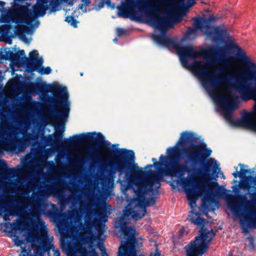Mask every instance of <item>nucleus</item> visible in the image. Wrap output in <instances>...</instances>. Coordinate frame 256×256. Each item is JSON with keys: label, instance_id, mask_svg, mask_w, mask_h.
Listing matches in <instances>:
<instances>
[{"label": "nucleus", "instance_id": "nucleus-1", "mask_svg": "<svg viewBox=\"0 0 256 256\" xmlns=\"http://www.w3.org/2000/svg\"><path fill=\"white\" fill-rule=\"evenodd\" d=\"M196 140L192 132H182L176 145L167 149L168 156L162 154L160 157L161 162H156V158H152L154 164H148L146 167L164 166L163 173L165 176L178 178L192 208L196 205L198 194L206 190V198L208 201H212L215 191L218 193L222 188L217 182L205 180L196 185L198 190L194 188L195 176H200L204 180L209 178L211 170L216 172L219 166L214 158L206 160L212 151L204 142L194 144Z\"/></svg>", "mask_w": 256, "mask_h": 256}, {"label": "nucleus", "instance_id": "nucleus-2", "mask_svg": "<svg viewBox=\"0 0 256 256\" xmlns=\"http://www.w3.org/2000/svg\"><path fill=\"white\" fill-rule=\"evenodd\" d=\"M182 66L192 69L198 77L206 79L204 84L209 86L212 90L218 88L222 81L230 82L234 78L233 74H226L222 78L218 76V74L209 69V68L224 62L228 64L230 60H224V50L222 48L209 46L200 52L195 50L191 46H182L176 43L175 46Z\"/></svg>", "mask_w": 256, "mask_h": 256}, {"label": "nucleus", "instance_id": "nucleus-3", "mask_svg": "<svg viewBox=\"0 0 256 256\" xmlns=\"http://www.w3.org/2000/svg\"><path fill=\"white\" fill-rule=\"evenodd\" d=\"M32 90L44 96L46 92H50L52 96H48L42 98L44 105L47 109L44 111L40 109V102L32 100L30 96L20 97V108L18 110H5L0 112H70V102L67 88L57 84L47 85L45 82L36 83L32 87Z\"/></svg>", "mask_w": 256, "mask_h": 256}, {"label": "nucleus", "instance_id": "nucleus-4", "mask_svg": "<svg viewBox=\"0 0 256 256\" xmlns=\"http://www.w3.org/2000/svg\"><path fill=\"white\" fill-rule=\"evenodd\" d=\"M5 225L13 234L14 244L22 248L20 256H44V253L50 256L52 244H50L47 228L43 220L38 219L37 222V225L42 232L40 234L32 230L24 232L18 222H6Z\"/></svg>", "mask_w": 256, "mask_h": 256}, {"label": "nucleus", "instance_id": "nucleus-5", "mask_svg": "<svg viewBox=\"0 0 256 256\" xmlns=\"http://www.w3.org/2000/svg\"><path fill=\"white\" fill-rule=\"evenodd\" d=\"M230 47L237 50L236 60L240 62L244 68V70L240 73L242 80H236V88L240 94V98L243 100H254L253 110L250 112H256V63L252 62L238 45L231 42L230 44ZM240 112H249L242 110Z\"/></svg>", "mask_w": 256, "mask_h": 256}, {"label": "nucleus", "instance_id": "nucleus-6", "mask_svg": "<svg viewBox=\"0 0 256 256\" xmlns=\"http://www.w3.org/2000/svg\"><path fill=\"white\" fill-rule=\"evenodd\" d=\"M196 206V204L193 208L190 206L192 210L188 214L190 220L195 225L201 226L202 228L200 231V235L196 236L194 240L190 242L185 247L186 256H200L204 254L208 248L209 243L215 236L212 230H208L204 228L205 219L200 218V214L195 211L194 208Z\"/></svg>", "mask_w": 256, "mask_h": 256}, {"label": "nucleus", "instance_id": "nucleus-7", "mask_svg": "<svg viewBox=\"0 0 256 256\" xmlns=\"http://www.w3.org/2000/svg\"><path fill=\"white\" fill-rule=\"evenodd\" d=\"M48 196V194L46 190H39L36 192H33L31 198H22L20 204H29L31 207L32 212L37 218L44 212L48 217L58 222L60 225H62L63 222L60 220V214L55 204H52L50 209L44 212L43 208L44 200Z\"/></svg>", "mask_w": 256, "mask_h": 256}, {"label": "nucleus", "instance_id": "nucleus-8", "mask_svg": "<svg viewBox=\"0 0 256 256\" xmlns=\"http://www.w3.org/2000/svg\"><path fill=\"white\" fill-rule=\"evenodd\" d=\"M30 4L26 2L25 4H21L16 2H14L12 6V14L14 19V23L18 27L16 28L17 34L18 36H24L23 34L24 32H28V28L26 26H31L33 22L32 12H30Z\"/></svg>", "mask_w": 256, "mask_h": 256}, {"label": "nucleus", "instance_id": "nucleus-9", "mask_svg": "<svg viewBox=\"0 0 256 256\" xmlns=\"http://www.w3.org/2000/svg\"><path fill=\"white\" fill-rule=\"evenodd\" d=\"M234 113H220L226 122L232 128H241L256 132V113H242L240 118L234 116Z\"/></svg>", "mask_w": 256, "mask_h": 256}, {"label": "nucleus", "instance_id": "nucleus-10", "mask_svg": "<svg viewBox=\"0 0 256 256\" xmlns=\"http://www.w3.org/2000/svg\"><path fill=\"white\" fill-rule=\"evenodd\" d=\"M151 21L154 27L160 30L161 32L160 34H154L152 38L154 42L164 46H172L174 48L175 46L176 45V42L166 34L168 20L164 17L158 18L154 16L152 18Z\"/></svg>", "mask_w": 256, "mask_h": 256}, {"label": "nucleus", "instance_id": "nucleus-11", "mask_svg": "<svg viewBox=\"0 0 256 256\" xmlns=\"http://www.w3.org/2000/svg\"><path fill=\"white\" fill-rule=\"evenodd\" d=\"M14 202L15 199L12 200L6 198L0 192V216H2L4 220L6 221L4 226L8 230V232L13 237V234L10 232V229L8 228L5 224L10 222L8 221L10 220V216H17L20 212V206L18 204V202L16 201V204H14Z\"/></svg>", "mask_w": 256, "mask_h": 256}, {"label": "nucleus", "instance_id": "nucleus-12", "mask_svg": "<svg viewBox=\"0 0 256 256\" xmlns=\"http://www.w3.org/2000/svg\"><path fill=\"white\" fill-rule=\"evenodd\" d=\"M0 23L6 24L0 26V42H4L12 44V36L10 35L12 28L10 24L14 23V19L12 14V8L8 10H1Z\"/></svg>", "mask_w": 256, "mask_h": 256}, {"label": "nucleus", "instance_id": "nucleus-13", "mask_svg": "<svg viewBox=\"0 0 256 256\" xmlns=\"http://www.w3.org/2000/svg\"><path fill=\"white\" fill-rule=\"evenodd\" d=\"M98 247L102 252V256H108L102 242L98 244ZM67 256H98V253L94 249L88 250L82 246H76L68 244L66 250Z\"/></svg>", "mask_w": 256, "mask_h": 256}, {"label": "nucleus", "instance_id": "nucleus-14", "mask_svg": "<svg viewBox=\"0 0 256 256\" xmlns=\"http://www.w3.org/2000/svg\"><path fill=\"white\" fill-rule=\"evenodd\" d=\"M202 28H206L204 34L212 38L214 42H222L229 38V32L226 30H222L220 26H212L210 30V22L207 18H202Z\"/></svg>", "mask_w": 256, "mask_h": 256}, {"label": "nucleus", "instance_id": "nucleus-15", "mask_svg": "<svg viewBox=\"0 0 256 256\" xmlns=\"http://www.w3.org/2000/svg\"><path fill=\"white\" fill-rule=\"evenodd\" d=\"M30 58L24 57L26 69L28 72H34L42 66L44 60L42 58H38V52L32 50L29 53Z\"/></svg>", "mask_w": 256, "mask_h": 256}, {"label": "nucleus", "instance_id": "nucleus-16", "mask_svg": "<svg viewBox=\"0 0 256 256\" xmlns=\"http://www.w3.org/2000/svg\"><path fill=\"white\" fill-rule=\"evenodd\" d=\"M22 168L20 166L15 168H8V164L4 160H0V181L19 176L22 172Z\"/></svg>", "mask_w": 256, "mask_h": 256}, {"label": "nucleus", "instance_id": "nucleus-17", "mask_svg": "<svg viewBox=\"0 0 256 256\" xmlns=\"http://www.w3.org/2000/svg\"><path fill=\"white\" fill-rule=\"evenodd\" d=\"M240 222L244 232H248V228L256 226V210L250 209L244 214H239Z\"/></svg>", "mask_w": 256, "mask_h": 256}, {"label": "nucleus", "instance_id": "nucleus-18", "mask_svg": "<svg viewBox=\"0 0 256 256\" xmlns=\"http://www.w3.org/2000/svg\"><path fill=\"white\" fill-rule=\"evenodd\" d=\"M10 151V125L8 123L0 124V152Z\"/></svg>", "mask_w": 256, "mask_h": 256}, {"label": "nucleus", "instance_id": "nucleus-19", "mask_svg": "<svg viewBox=\"0 0 256 256\" xmlns=\"http://www.w3.org/2000/svg\"><path fill=\"white\" fill-rule=\"evenodd\" d=\"M64 131V126L62 125L60 128L56 129V133L54 135V139L52 138V135H49L48 136H42L41 138V142L44 146L50 144L52 146H56L62 141Z\"/></svg>", "mask_w": 256, "mask_h": 256}, {"label": "nucleus", "instance_id": "nucleus-20", "mask_svg": "<svg viewBox=\"0 0 256 256\" xmlns=\"http://www.w3.org/2000/svg\"><path fill=\"white\" fill-rule=\"evenodd\" d=\"M48 2V0H37L36 4L33 6L32 9H30L33 21L38 17L43 16L46 14Z\"/></svg>", "mask_w": 256, "mask_h": 256}, {"label": "nucleus", "instance_id": "nucleus-21", "mask_svg": "<svg viewBox=\"0 0 256 256\" xmlns=\"http://www.w3.org/2000/svg\"><path fill=\"white\" fill-rule=\"evenodd\" d=\"M63 188V181L61 179H58L57 182L50 189L52 193L54 194L58 198L61 206H65L68 202L67 198L64 194Z\"/></svg>", "mask_w": 256, "mask_h": 256}, {"label": "nucleus", "instance_id": "nucleus-22", "mask_svg": "<svg viewBox=\"0 0 256 256\" xmlns=\"http://www.w3.org/2000/svg\"><path fill=\"white\" fill-rule=\"evenodd\" d=\"M5 54L0 55L1 59L10 60L14 64H18L21 63V60H24V57L26 56L25 52L24 50H20L17 52L14 53L10 50H5Z\"/></svg>", "mask_w": 256, "mask_h": 256}, {"label": "nucleus", "instance_id": "nucleus-23", "mask_svg": "<svg viewBox=\"0 0 256 256\" xmlns=\"http://www.w3.org/2000/svg\"><path fill=\"white\" fill-rule=\"evenodd\" d=\"M239 166L241 167L240 171L239 172V177L244 178L242 185V187L245 190H250L251 188L256 186V176H246V174L248 172V170L244 169L242 168L244 165L240 164Z\"/></svg>", "mask_w": 256, "mask_h": 256}, {"label": "nucleus", "instance_id": "nucleus-24", "mask_svg": "<svg viewBox=\"0 0 256 256\" xmlns=\"http://www.w3.org/2000/svg\"><path fill=\"white\" fill-rule=\"evenodd\" d=\"M110 210L111 206L106 202H102L100 206H98L95 214L98 217V221L100 222H106L110 214Z\"/></svg>", "mask_w": 256, "mask_h": 256}, {"label": "nucleus", "instance_id": "nucleus-25", "mask_svg": "<svg viewBox=\"0 0 256 256\" xmlns=\"http://www.w3.org/2000/svg\"><path fill=\"white\" fill-rule=\"evenodd\" d=\"M220 104L224 110L222 112H232L238 106L236 99H229L225 97L221 98Z\"/></svg>", "mask_w": 256, "mask_h": 256}, {"label": "nucleus", "instance_id": "nucleus-26", "mask_svg": "<svg viewBox=\"0 0 256 256\" xmlns=\"http://www.w3.org/2000/svg\"><path fill=\"white\" fill-rule=\"evenodd\" d=\"M230 210L234 214H238L239 209L235 201L234 196L232 194H227L225 198Z\"/></svg>", "mask_w": 256, "mask_h": 256}, {"label": "nucleus", "instance_id": "nucleus-27", "mask_svg": "<svg viewBox=\"0 0 256 256\" xmlns=\"http://www.w3.org/2000/svg\"><path fill=\"white\" fill-rule=\"evenodd\" d=\"M69 113H0V116H14L18 114H24L26 116H40V115H48V116H58L63 115L67 116Z\"/></svg>", "mask_w": 256, "mask_h": 256}, {"label": "nucleus", "instance_id": "nucleus-28", "mask_svg": "<svg viewBox=\"0 0 256 256\" xmlns=\"http://www.w3.org/2000/svg\"><path fill=\"white\" fill-rule=\"evenodd\" d=\"M132 10V7L130 4H125L118 8V15L120 17L128 18L130 16V12Z\"/></svg>", "mask_w": 256, "mask_h": 256}, {"label": "nucleus", "instance_id": "nucleus-29", "mask_svg": "<svg viewBox=\"0 0 256 256\" xmlns=\"http://www.w3.org/2000/svg\"><path fill=\"white\" fill-rule=\"evenodd\" d=\"M80 140V136L78 135H74L70 137L69 140H66L64 142V144L66 146L74 144L78 142Z\"/></svg>", "mask_w": 256, "mask_h": 256}, {"label": "nucleus", "instance_id": "nucleus-30", "mask_svg": "<svg viewBox=\"0 0 256 256\" xmlns=\"http://www.w3.org/2000/svg\"><path fill=\"white\" fill-rule=\"evenodd\" d=\"M65 21L70 24L74 28L78 27V22L74 18V16H68L66 18Z\"/></svg>", "mask_w": 256, "mask_h": 256}, {"label": "nucleus", "instance_id": "nucleus-31", "mask_svg": "<svg viewBox=\"0 0 256 256\" xmlns=\"http://www.w3.org/2000/svg\"><path fill=\"white\" fill-rule=\"evenodd\" d=\"M40 68V69L38 68L36 71L38 72L41 74H48L52 72V70L50 66L44 68L42 66Z\"/></svg>", "mask_w": 256, "mask_h": 256}, {"label": "nucleus", "instance_id": "nucleus-32", "mask_svg": "<svg viewBox=\"0 0 256 256\" xmlns=\"http://www.w3.org/2000/svg\"><path fill=\"white\" fill-rule=\"evenodd\" d=\"M194 26L196 28L202 30V18H194Z\"/></svg>", "mask_w": 256, "mask_h": 256}, {"label": "nucleus", "instance_id": "nucleus-33", "mask_svg": "<svg viewBox=\"0 0 256 256\" xmlns=\"http://www.w3.org/2000/svg\"><path fill=\"white\" fill-rule=\"evenodd\" d=\"M60 4L58 0H51L50 3V6L51 7L50 12H55L56 10V8L59 6Z\"/></svg>", "mask_w": 256, "mask_h": 256}, {"label": "nucleus", "instance_id": "nucleus-34", "mask_svg": "<svg viewBox=\"0 0 256 256\" xmlns=\"http://www.w3.org/2000/svg\"><path fill=\"white\" fill-rule=\"evenodd\" d=\"M92 154L94 156V158L96 160H100L102 158V154L100 150L98 148H96L94 146H92Z\"/></svg>", "mask_w": 256, "mask_h": 256}, {"label": "nucleus", "instance_id": "nucleus-35", "mask_svg": "<svg viewBox=\"0 0 256 256\" xmlns=\"http://www.w3.org/2000/svg\"><path fill=\"white\" fill-rule=\"evenodd\" d=\"M186 0H180V2L182 4L184 5ZM196 4L195 0H188L186 3V4L184 7L187 8L192 6Z\"/></svg>", "mask_w": 256, "mask_h": 256}, {"label": "nucleus", "instance_id": "nucleus-36", "mask_svg": "<svg viewBox=\"0 0 256 256\" xmlns=\"http://www.w3.org/2000/svg\"><path fill=\"white\" fill-rule=\"evenodd\" d=\"M50 251L54 254V256H60V253L58 249H55L54 246L52 244L50 246Z\"/></svg>", "mask_w": 256, "mask_h": 256}, {"label": "nucleus", "instance_id": "nucleus-37", "mask_svg": "<svg viewBox=\"0 0 256 256\" xmlns=\"http://www.w3.org/2000/svg\"><path fill=\"white\" fill-rule=\"evenodd\" d=\"M96 230L98 232V235L101 236L104 232V229L101 226L97 224L96 226Z\"/></svg>", "mask_w": 256, "mask_h": 256}, {"label": "nucleus", "instance_id": "nucleus-38", "mask_svg": "<svg viewBox=\"0 0 256 256\" xmlns=\"http://www.w3.org/2000/svg\"><path fill=\"white\" fill-rule=\"evenodd\" d=\"M117 35L120 36L126 34V31L122 28H118L116 29Z\"/></svg>", "mask_w": 256, "mask_h": 256}, {"label": "nucleus", "instance_id": "nucleus-39", "mask_svg": "<svg viewBox=\"0 0 256 256\" xmlns=\"http://www.w3.org/2000/svg\"><path fill=\"white\" fill-rule=\"evenodd\" d=\"M17 124L20 126H22L25 124L24 120L23 119H18L16 121Z\"/></svg>", "mask_w": 256, "mask_h": 256}, {"label": "nucleus", "instance_id": "nucleus-40", "mask_svg": "<svg viewBox=\"0 0 256 256\" xmlns=\"http://www.w3.org/2000/svg\"><path fill=\"white\" fill-rule=\"evenodd\" d=\"M105 2H106V4L107 5V6L108 7L112 6V8H114V4H112L110 0H107Z\"/></svg>", "mask_w": 256, "mask_h": 256}, {"label": "nucleus", "instance_id": "nucleus-41", "mask_svg": "<svg viewBox=\"0 0 256 256\" xmlns=\"http://www.w3.org/2000/svg\"><path fill=\"white\" fill-rule=\"evenodd\" d=\"M207 19L210 22H214L216 20V18L213 16H210Z\"/></svg>", "mask_w": 256, "mask_h": 256}, {"label": "nucleus", "instance_id": "nucleus-42", "mask_svg": "<svg viewBox=\"0 0 256 256\" xmlns=\"http://www.w3.org/2000/svg\"><path fill=\"white\" fill-rule=\"evenodd\" d=\"M218 74H224L225 72V70L224 68L220 67L218 68Z\"/></svg>", "mask_w": 256, "mask_h": 256}, {"label": "nucleus", "instance_id": "nucleus-43", "mask_svg": "<svg viewBox=\"0 0 256 256\" xmlns=\"http://www.w3.org/2000/svg\"><path fill=\"white\" fill-rule=\"evenodd\" d=\"M6 4V2H3V1H0V9L1 10H6L4 8V6Z\"/></svg>", "mask_w": 256, "mask_h": 256}, {"label": "nucleus", "instance_id": "nucleus-44", "mask_svg": "<svg viewBox=\"0 0 256 256\" xmlns=\"http://www.w3.org/2000/svg\"><path fill=\"white\" fill-rule=\"evenodd\" d=\"M82 2L86 6H89L90 3V0H82Z\"/></svg>", "mask_w": 256, "mask_h": 256}, {"label": "nucleus", "instance_id": "nucleus-45", "mask_svg": "<svg viewBox=\"0 0 256 256\" xmlns=\"http://www.w3.org/2000/svg\"><path fill=\"white\" fill-rule=\"evenodd\" d=\"M86 4H84V3L80 4L78 6V10L80 9L82 10L84 6H86Z\"/></svg>", "mask_w": 256, "mask_h": 256}, {"label": "nucleus", "instance_id": "nucleus-46", "mask_svg": "<svg viewBox=\"0 0 256 256\" xmlns=\"http://www.w3.org/2000/svg\"><path fill=\"white\" fill-rule=\"evenodd\" d=\"M194 28H189L188 30V34H191L194 33Z\"/></svg>", "mask_w": 256, "mask_h": 256}, {"label": "nucleus", "instance_id": "nucleus-47", "mask_svg": "<svg viewBox=\"0 0 256 256\" xmlns=\"http://www.w3.org/2000/svg\"><path fill=\"white\" fill-rule=\"evenodd\" d=\"M239 174H240V172H238L236 170V172H234V173L232 174V175H233V176H234V178H238V176H239Z\"/></svg>", "mask_w": 256, "mask_h": 256}, {"label": "nucleus", "instance_id": "nucleus-48", "mask_svg": "<svg viewBox=\"0 0 256 256\" xmlns=\"http://www.w3.org/2000/svg\"><path fill=\"white\" fill-rule=\"evenodd\" d=\"M150 256H161L160 252H158L157 250L156 252L154 254H151Z\"/></svg>", "mask_w": 256, "mask_h": 256}, {"label": "nucleus", "instance_id": "nucleus-49", "mask_svg": "<svg viewBox=\"0 0 256 256\" xmlns=\"http://www.w3.org/2000/svg\"><path fill=\"white\" fill-rule=\"evenodd\" d=\"M80 208H84L85 207L84 204L83 202H80Z\"/></svg>", "mask_w": 256, "mask_h": 256}, {"label": "nucleus", "instance_id": "nucleus-50", "mask_svg": "<svg viewBox=\"0 0 256 256\" xmlns=\"http://www.w3.org/2000/svg\"><path fill=\"white\" fill-rule=\"evenodd\" d=\"M68 4L70 6H72L73 4V2H69Z\"/></svg>", "mask_w": 256, "mask_h": 256}, {"label": "nucleus", "instance_id": "nucleus-51", "mask_svg": "<svg viewBox=\"0 0 256 256\" xmlns=\"http://www.w3.org/2000/svg\"><path fill=\"white\" fill-rule=\"evenodd\" d=\"M20 195H23L24 194V192L20 190Z\"/></svg>", "mask_w": 256, "mask_h": 256}, {"label": "nucleus", "instance_id": "nucleus-52", "mask_svg": "<svg viewBox=\"0 0 256 256\" xmlns=\"http://www.w3.org/2000/svg\"><path fill=\"white\" fill-rule=\"evenodd\" d=\"M114 40V42H117V40H117V38H115L114 39V40Z\"/></svg>", "mask_w": 256, "mask_h": 256}, {"label": "nucleus", "instance_id": "nucleus-53", "mask_svg": "<svg viewBox=\"0 0 256 256\" xmlns=\"http://www.w3.org/2000/svg\"><path fill=\"white\" fill-rule=\"evenodd\" d=\"M80 75L81 76H82L84 75V73H83V72H80Z\"/></svg>", "mask_w": 256, "mask_h": 256}, {"label": "nucleus", "instance_id": "nucleus-54", "mask_svg": "<svg viewBox=\"0 0 256 256\" xmlns=\"http://www.w3.org/2000/svg\"><path fill=\"white\" fill-rule=\"evenodd\" d=\"M182 230H183V228H182V229L180 230V232H181Z\"/></svg>", "mask_w": 256, "mask_h": 256}, {"label": "nucleus", "instance_id": "nucleus-55", "mask_svg": "<svg viewBox=\"0 0 256 256\" xmlns=\"http://www.w3.org/2000/svg\"><path fill=\"white\" fill-rule=\"evenodd\" d=\"M74 200H77V198H74Z\"/></svg>", "mask_w": 256, "mask_h": 256}, {"label": "nucleus", "instance_id": "nucleus-56", "mask_svg": "<svg viewBox=\"0 0 256 256\" xmlns=\"http://www.w3.org/2000/svg\"><path fill=\"white\" fill-rule=\"evenodd\" d=\"M36 23H37L38 24H39V22H38V21H37V22H36Z\"/></svg>", "mask_w": 256, "mask_h": 256}, {"label": "nucleus", "instance_id": "nucleus-57", "mask_svg": "<svg viewBox=\"0 0 256 256\" xmlns=\"http://www.w3.org/2000/svg\"><path fill=\"white\" fill-rule=\"evenodd\" d=\"M229 256H234L232 254H230Z\"/></svg>", "mask_w": 256, "mask_h": 256}, {"label": "nucleus", "instance_id": "nucleus-58", "mask_svg": "<svg viewBox=\"0 0 256 256\" xmlns=\"http://www.w3.org/2000/svg\"><path fill=\"white\" fill-rule=\"evenodd\" d=\"M2 10L0 9V12H1V10Z\"/></svg>", "mask_w": 256, "mask_h": 256}]
</instances>
